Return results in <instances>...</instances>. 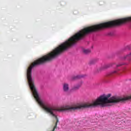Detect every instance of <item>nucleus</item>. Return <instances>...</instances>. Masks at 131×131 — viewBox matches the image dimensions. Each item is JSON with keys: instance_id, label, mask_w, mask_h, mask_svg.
<instances>
[{"instance_id": "obj_1", "label": "nucleus", "mask_w": 131, "mask_h": 131, "mask_svg": "<svg viewBox=\"0 0 131 131\" xmlns=\"http://www.w3.org/2000/svg\"><path fill=\"white\" fill-rule=\"evenodd\" d=\"M62 91L67 96L70 95L69 83L66 82L62 83Z\"/></svg>"}, {"instance_id": "obj_2", "label": "nucleus", "mask_w": 131, "mask_h": 131, "mask_svg": "<svg viewBox=\"0 0 131 131\" xmlns=\"http://www.w3.org/2000/svg\"><path fill=\"white\" fill-rule=\"evenodd\" d=\"M114 65H116L117 68H118V67H121L122 65H124V63H119L118 64H116V63L115 62H112L103 66L102 67V69H107V68H109L110 67H113Z\"/></svg>"}, {"instance_id": "obj_3", "label": "nucleus", "mask_w": 131, "mask_h": 131, "mask_svg": "<svg viewBox=\"0 0 131 131\" xmlns=\"http://www.w3.org/2000/svg\"><path fill=\"white\" fill-rule=\"evenodd\" d=\"M81 84H82V82H80L78 84L74 85L72 87L71 91H72V92H76V91H78V90H79L80 86H81Z\"/></svg>"}, {"instance_id": "obj_4", "label": "nucleus", "mask_w": 131, "mask_h": 131, "mask_svg": "<svg viewBox=\"0 0 131 131\" xmlns=\"http://www.w3.org/2000/svg\"><path fill=\"white\" fill-rule=\"evenodd\" d=\"M118 71H120V69H117L116 70L107 73L106 76L107 77H111V76H113V75L116 74Z\"/></svg>"}, {"instance_id": "obj_5", "label": "nucleus", "mask_w": 131, "mask_h": 131, "mask_svg": "<svg viewBox=\"0 0 131 131\" xmlns=\"http://www.w3.org/2000/svg\"><path fill=\"white\" fill-rule=\"evenodd\" d=\"M98 61H99L98 59H94L91 60L89 63L90 65H93L94 64H96V63H97V62H98Z\"/></svg>"}, {"instance_id": "obj_6", "label": "nucleus", "mask_w": 131, "mask_h": 131, "mask_svg": "<svg viewBox=\"0 0 131 131\" xmlns=\"http://www.w3.org/2000/svg\"><path fill=\"white\" fill-rule=\"evenodd\" d=\"M83 76L82 75H77L73 77V79L75 80L76 79H80V78H82Z\"/></svg>"}, {"instance_id": "obj_7", "label": "nucleus", "mask_w": 131, "mask_h": 131, "mask_svg": "<svg viewBox=\"0 0 131 131\" xmlns=\"http://www.w3.org/2000/svg\"><path fill=\"white\" fill-rule=\"evenodd\" d=\"M83 52L84 54L88 55V54L91 53V50L90 49H83Z\"/></svg>"}, {"instance_id": "obj_8", "label": "nucleus", "mask_w": 131, "mask_h": 131, "mask_svg": "<svg viewBox=\"0 0 131 131\" xmlns=\"http://www.w3.org/2000/svg\"><path fill=\"white\" fill-rule=\"evenodd\" d=\"M129 50H130V46H125L123 49V51H129Z\"/></svg>"}, {"instance_id": "obj_9", "label": "nucleus", "mask_w": 131, "mask_h": 131, "mask_svg": "<svg viewBox=\"0 0 131 131\" xmlns=\"http://www.w3.org/2000/svg\"><path fill=\"white\" fill-rule=\"evenodd\" d=\"M125 69H126L125 68H124L122 69L123 72H125Z\"/></svg>"}]
</instances>
